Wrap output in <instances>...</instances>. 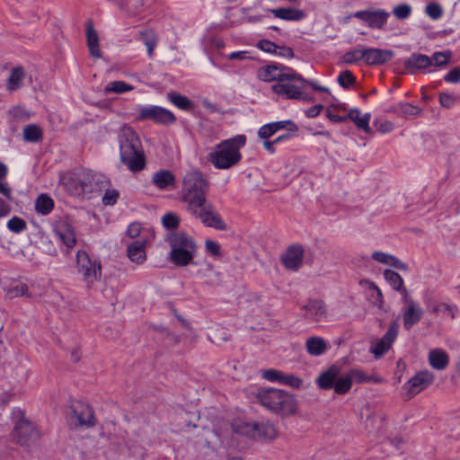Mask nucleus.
<instances>
[{
    "instance_id": "obj_1",
    "label": "nucleus",
    "mask_w": 460,
    "mask_h": 460,
    "mask_svg": "<svg viewBox=\"0 0 460 460\" xmlns=\"http://www.w3.org/2000/svg\"><path fill=\"white\" fill-rule=\"evenodd\" d=\"M119 158L131 172H139L146 166L145 155L137 132L129 126L124 125L118 135Z\"/></svg>"
},
{
    "instance_id": "obj_2",
    "label": "nucleus",
    "mask_w": 460,
    "mask_h": 460,
    "mask_svg": "<svg viewBox=\"0 0 460 460\" xmlns=\"http://www.w3.org/2000/svg\"><path fill=\"white\" fill-rule=\"evenodd\" d=\"M246 137L237 135L217 144L208 155V161L215 168L226 170L236 165L242 159L240 149L244 146Z\"/></svg>"
},
{
    "instance_id": "obj_3",
    "label": "nucleus",
    "mask_w": 460,
    "mask_h": 460,
    "mask_svg": "<svg viewBox=\"0 0 460 460\" xmlns=\"http://www.w3.org/2000/svg\"><path fill=\"white\" fill-rule=\"evenodd\" d=\"M209 182L199 170H190L182 179L181 199L187 205L186 209L207 199Z\"/></svg>"
},
{
    "instance_id": "obj_4",
    "label": "nucleus",
    "mask_w": 460,
    "mask_h": 460,
    "mask_svg": "<svg viewBox=\"0 0 460 460\" xmlns=\"http://www.w3.org/2000/svg\"><path fill=\"white\" fill-rule=\"evenodd\" d=\"M256 397L263 407L276 414L286 416L296 411V399L284 390L260 388Z\"/></svg>"
},
{
    "instance_id": "obj_5",
    "label": "nucleus",
    "mask_w": 460,
    "mask_h": 460,
    "mask_svg": "<svg viewBox=\"0 0 460 460\" xmlns=\"http://www.w3.org/2000/svg\"><path fill=\"white\" fill-rule=\"evenodd\" d=\"M171 247L170 261L178 267H184L193 263L197 252V244L194 239L184 232L172 233L168 237Z\"/></svg>"
},
{
    "instance_id": "obj_6",
    "label": "nucleus",
    "mask_w": 460,
    "mask_h": 460,
    "mask_svg": "<svg viewBox=\"0 0 460 460\" xmlns=\"http://www.w3.org/2000/svg\"><path fill=\"white\" fill-rule=\"evenodd\" d=\"M316 385L322 390L333 389L339 395L347 394L352 386L348 373L341 375L340 367L337 366H332L321 373L316 379Z\"/></svg>"
},
{
    "instance_id": "obj_7",
    "label": "nucleus",
    "mask_w": 460,
    "mask_h": 460,
    "mask_svg": "<svg viewBox=\"0 0 460 460\" xmlns=\"http://www.w3.org/2000/svg\"><path fill=\"white\" fill-rule=\"evenodd\" d=\"M307 80L296 74L292 68L287 70V75L271 86L272 92L287 99L299 100L302 98V89L305 87Z\"/></svg>"
},
{
    "instance_id": "obj_8",
    "label": "nucleus",
    "mask_w": 460,
    "mask_h": 460,
    "mask_svg": "<svg viewBox=\"0 0 460 460\" xmlns=\"http://www.w3.org/2000/svg\"><path fill=\"white\" fill-rule=\"evenodd\" d=\"M76 270L82 276L87 288H92L94 283L101 280V263L92 260L84 251H78L76 253Z\"/></svg>"
},
{
    "instance_id": "obj_9",
    "label": "nucleus",
    "mask_w": 460,
    "mask_h": 460,
    "mask_svg": "<svg viewBox=\"0 0 460 460\" xmlns=\"http://www.w3.org/2000/svg\"><path fill=\"white\" fill-rule=\"evenodd\" d=\"M187 211L195 218L200 220V222L207 227L217 230L226 229V224L221 218L214 205L208 199L192 207L191 208H188Z\"/></svg>"
},
{
    "instance_id": "obj_10",
    "label": "nucleus",
    "mask_w": 460,
    "mask_h": 460,
    "mask_svg": "<svg viewBox=\"0 0 460 460\" xmlns=\"http://www.w3.org/2000/svg\"><path fill=\"white\" fill-rule=\"evenodd\" d=\"M136 120H151L156 124L171 125L176 121V117L172 111L161 106H140Z\"/></svg>"
},
{
    "instance_id": "obj_11",
    "label": "nucleus",
    "mask_w": 460,
    "mask_h": 460,
    "mask_svg": "<svg viewBox=\"0 0 460 460\" xmlns=\"http://www.w3.org/2000/svg\"><path fill=\"white\" fill-rule=\"evenodd\" d=\"M37 429L25 419L18 420L13 431V438L22 447H30L40 438Z\"/></svg>"
},
{
    "instance_id": "obj_12",
    "label": "nucleus",
    "mask_w": 460,
    "mask_h": 460,
    "mask_svg": "<svg viewBox=\"0 0 460 460\" xmlns=\"http://www.w3.org/2000/svg\"><path fill=\"white\" fill-rule=\"evenodd\" d=\"M433 381L434 374L429 370H422L416 373V375L403 385L405 399H411L413 396L429 387Z\"/></svg>"
},
{
    "instance_id": "obj_13",
    "label": "nucleus",
    "mask_w": 460,
    "mask_h": 460,
    "mask_svg": "<svg viewBox=\"0 0 460 460\" xmlns=\"http://www.w3.org/2000/svg\"><path fill=\"white\" fill-rule=\"evenodd\" d=\"M68 424L74 429L79 427L90 428L94 426L95 417L93 408L87 404H77L72 406Z\"/></svg>"
},
{
    "instance_id": "obj_14",
    "label": "nucleus",
    "mask_w": 460,
    "mask_h": 460,
    "mask_svg": "<svg viewBox=\"0 0 460 460\" xmlns=\"http://www.w3.org/2000/svg\"><path fill=\"white\" fill-rule=\"evenodd\" d=\"M353 16L366 22L370 28L381 29L387 22L389 13L385 10H364L356 12Z\"/></svg>"
},
{
    "instance_id": "obj_15",
    "label": "nucleus",
    "mask_w": 460,
    "mask_h": 460,
    "mask_svg": "<svg viewBox=\"0 0 460 460\" xmlns=\"http://www.w3.org/2000/svg\"><path fill=\"white\" fill-rule=\"evenodd\" d=\"M304 254L305 251L302 245L292 244L288 247L280 260L287 270L296 271L301 268L303 264Z\"/></svg>"
},
{
    "instance_id": "obj_16",
    "label": "nucleus",
    "mask_w": 460,
    "mask_h": 460,
    "mask_svg": "<svg viewBox=\"0 0 460 460\" xmlns=\"http://www.w3.org/2000/svg\"><path fill=\"white\" fill-rule=\"evenodd\" d=\"M406 307L402 314L403 327L410 330L413 325L419 323L422 317L423 311L420 305L413 301L408 295L403 298Z\"/></svg>"
},
{
    "instance_id": "obj_17",
    "label": "nucleus",
    "mask_w": 460,
    "mask_h": 460,
    "mask_svg": "<svg viewBox=\"0 0 460 460\" xmlns=\"http://www.w3.org/2000/svg\"><path fill=\"white\" fill-rule=\"evenodd\" d=\"M399 330L397 322L390 323L385 334L379 340L372 349L373 354L379 358L383 356L391 348L393 342L395 341Z\"/></svg>"
},
{
    "instance_id": "obj_18",
    "label": "nucleus",
    "mask_w": 460,
    "mask_h": 460,
    "mask_svg": "<svg viewBox=\"0 0 460 460\" xmlns=\"http://www.w3.org/2000/svg\"><path fill=\"white\" fill-rule=\"evenodd\" d=\"M54 232L68 249L73 248L76 243L75 230L68 221L65 219L58 221L54 226Z\"/></svg>"
},
{
    "instance_id": "obj_19",
    "label": "nucleus",
    "mask_w": 460,
    "mask_h": 460,
    "mask_svg": "<svg viewBox=\"0 0 460 460\" xmlns=\"http://www.w3.org/2000/svg\"><path fill=\"white\" fill-rule=\"evenodd\" d=\"M394 52L389 49H364V62L368 66H380L390 61Z\"/></svg>"
},
{
    "instance_id": "obj_20",
    "label": "nucleus",
    "mask_w": 460,
    "mask_h": 460,
    "mask_svg": "<svg viewBox=\"0 0 460 460\" xmlns=\"http://www.w3.org/2000/svg\"><path fill=\"white\" fill-rule=\"evenodd\" d=\"M302 309L305 312V317L314 322H319L327 316L325 304L320 299L309 300Z\"/></svg>"
},
{
    "instance_id": "obj_21",
    "label": "nucleus",
    "mask_w": 460,
    "mask_h": 460,
    "mask_svg": "<svg viewBox=\"0 0 460 460\" xmlns=\"http://www.w3.org/2000/svg\"><path fill=\"white\" fill-rule=\"evenodd\" d=\"M290 67L285 66L268 65L259 69L258 76L265 82L277 81L278 83L287 75V70Z\"/></svg>"
},
{
    "instance_id": "obj_22",
    "label": "nucleus",
    "mask_w": 460,
    "mask_h": 460,
    "mask_svg": "<svg viewBox=\"0 0 460 460\" xmlns=\"http://www.w3.org/2000/svg\"><path fill=\"white\" fill-rule=\"evenodd\" d=\"M85 35L87 47L92 57L100 58H102V51L99 45V36L93 27L92 20H88L85 22Z\"/></svg>"
},
{
    "instance_id": "obj_23",
    "label": "nucleus",
    "mask_w": 460,
    "mask_h": 460,
    "mask_svg": "<svg viewBox=\"0 0 460 460\" xmlns=\"http://www.w3.org/2000/svg\"><path fill=\"white\" fill-rule=\"evenodd\" d=\"M146 239H138L131 243L127 249L128 257L135 263L142 264L146 260Z\"/></svg>"
},
{
    "instance_id": "obj_24",
    "label": "nucleus",
    "mask_w": 460,
    "mask_h": 460,
    "mask_svg": "<svg viewBox=\"0 0 460 460\" xmlns=\"http://www.w3.org/2000/svg\"><path fill=\"white\" fill-rule=\"evenodd\" d=\"M255 426L256 432L254 433L253 439L271 441L279 435L278 429L274 424L270 421L256 422Z\"/></svg>"
},
{
    "instance_id": "obj_25",
    "label": "nucleus",
    "mask_w": 460,
    "mask_h": 460,
    "mask_svg": "<svg viewBox=\"0 0 460 460\" xmlns=\"http://www.w3.org/2000/svg\"><path fill=\"white\" fill-rule=\"evenodd\" d=\"M197 274L208 286H217L221 283V273L210 263L202 264Z\"/></svg>"
},
{
    "instance_id": "obj_26",
    "label": "nucleus",
    "mask_w": 460,
    "mask_h": 460,
    "mask_svg": "<svg viewBox=\"0 0 460 460\" xmlns=\"http://www.w3.org/2000/svg\"><path fill=\"white\" fill-rule=\"evenodd\" d=\"M152 182L160 190L174 189L176 179L172 172L161 170L154 173Z\"/></svg>"
},
{
    "instance_id": "obj_27",
    "label": "nucleus",
    "mask_w": 460,
    "mask_h": 460,
    "mask_svg": "<svg viewBox=\"0 0 460 460\" xmlns=\"http://www.w3.org/2000/svg\"><path fill=\"white\" fill-rule=\"evenodd\" d=\"M428 361L432 368L443 370L449 364V356L442 349H434L429 352Z\"/></svg>"
},
{
    "instance_id": "obj_28",
    "label": "nucleus",
    "mask_w": 460,
    "mask_h": 460,
    "mask_svg": "<svg viewBox=\"0 0 460 460\" xmlns=\"http://www.w3.org/2000/svg\"><path fill=\"white\" fill-rule=\"evenodd\" d=\"M347 373L350 379L351 384L353 382H356L358 384H363V383L381 384L384 382V379L381 376H379L376 374L368 375L362 369H358V368H352L349 371H348Z\"/></svg>"
},
{
    "instance_id": "obj_29",
    "label": "nucleus",
    "mask_w": 460,
    "mask_h": 460,
    "mask_svg": "<svg viewBox=\"0 0 460 460\" xmlns=\"http://www.w3.org/2000/svg\"><path fill=\"white\" fill-rule=\"evenodd\" d=\"M372 258L380 263L394 267L395 269L403 271L408 270V265L392 254H388L383 252H375L372 254Z\"/></svg>"
},
{
    "instance_id": "obj_30",
    "label": "nucleus",
    "mask_w": 460,
    "mask_h": 460,
    "mask_svg": "<svg viewBox=\"0 0 460 460\" xmlns=\"http://www.w3.org/2000/svg\"><path fill=\"white\" fill-rule=\"evenodd\" d=\"M25 77L24 69L22 66L13 68L6 80V89L9 92H14L23 85Z\"/></svg>"
},
{
    "instance_id": "obj_31",
    "label": "nucleus",
    "mask_w": 460,
    "mask_h": 460,
    "mask_svg": "<svg viewBox=\"0 0 460 460\" xmlns=\"http://www.w3.org/2000/svg\"><path fill=\"white\" fill-rule=\"evenodd\" d=\"M274 17L286 21H300L305 18V13L296 8H277L271 9Z\"/></svg>"
},
{
    "instance_id": "obj_32",
    "label": "nucleus",
    "mask_w": 460,
    "mask_h": 460,
    "mask_svg": "<svg viewBox=\"0 0 460 460\" xmlns=\"http://www.w3.org/2000/svg\"><path fill=\"white\" fill-rule=\"evenodd\" d=\"M403 64L408 69H424L432 65V59L423 54H412Z\"/></svg>"
},
{
    "instance_id": "obj_33",
    "label": "nucleus",
    "mask_w": 460,
    "mask_h": 460,
    "mask_svg": "<svg viewBox=\"0 0 460 460\" xmlns=\"http://www.w3.org/2000/svg\"><path fill=\"white\" fill-rule=\"evenodd\" d=\"M307 352L312 356H320L327 349L325 341L318 336H313L307 339L305 343Z\"/></svg>"
},
{
    "instance_id": "obj_34",
    "label": "nucleus",
    "mask_w": 460,
    "mask_h": 460,
    "mask_svg": "<svg viewBox=\"0 0 460 460\" xmlns=\"http://www.w3.org/2000/svg\"><path fill=\"white\" fill-rule=\"evenodd\" d=\"M255 423L256 422L250 423L243 420H234L232 423V429L236 434L253 438L254 433L256 432Z\"/></svg>"
},
{
    "instance_id": "obj_35",
    "label": "nucleus",
    "mask_w": 460,
    "mask_h": 460,
    "mask_svg": "<svg viewBox=\"0 0 460 460\" xmlns=\"http://www.w3.org/2000/svg\"><path fill=\"white\" fill-rule=\"evenodd\" d=\"M347 118L351 119L358 128L363 129L367 133H370L371 128L368 125L370 119L369 114L361 115L358 110L353 109L349 111Z\"/></svg>"
},
{
    "instance_id": "obj_36",
    "label": "nucleus",
    "mask_w": 460,
    "mask_h": 460,
    "mask_svg": "<svg viewBox=\"0 0 460 460\" xmlns=\"http://www.w3.org/2000/svg\"><path fill=\"white\" fill-rule=\"evenodd\" d=\"M75 176L79 181V185L84 188V193L93 191V182H97L99 178L102 177L101 175H97L85 170L80 172Z\"/></svg>"
},
{
    "instance_id": "obj_37",
    "label": "nucleus",
    "mask_w": 460,
    "mask_h": 460,
    "mask_svg": "<svg viewBox=\"0 0 460 460\" xmlns=\"http://www.w3.org/2000/svg\"><path fill=\"white\" fill-rule=\"evenodd\" d=\"M54 208V200L48 194H40L35 200V209L43 216L49 215Z\"/></svg>"
},
{
    "instance_id": "obj_38",
    "label": "nucleus",
    "mask_w": 460,
    "mask_h": 460,
    "mask_svg": "<svg viewBox=\"0 0 460 460\" xmlns=\"http://www.w3.org/2000/svg\"><path fill=\"white\" fill-rule=\"evenodd\" d=\"M139 37L146 47L148 57L152 58L158 41L156 34L153 30H145L139 31Z\"/></svg>"
},
{
    "instance_id": "obj_39",
    "label": "nucleus",
    "mask_w": 460,
    "mask_h": 460,
    "mask_svg": "<svg viewBox=\"0 0 460 460\" xmlns=\"http://www.w3.org/2000/svg\"><path fill=\"white\" fill-rule=\"evenodd\" d=\"M22 136L26 142L37 143L41 141L43 131L38 125L30 124L23 128Z\"/></svg>"
},
{
    "instance_id": "obj_40",
    "label": "nucleus",
    "mask_w": 460,
    "mask_h": 460,
    "mask_svg": "<svg viewBox=\"0 0 460 460\" xmlns=\"http://www.w3.org/2000/svg\"><path fill=\"white\" fill-rule=\"evenodd\" d=\"M133 89H134L133 85L127 84L124 81H112V82L108 83L105 85L103 92L106 94L111 93L120 94V93H124L126 92L132 91Z\"/></svg>"
},
{
    "instance_id": "obj_41",
    "label": "nucleus",
    "mask_w": 460,
    "mask_h": 460,
    "mask_svg": "<svg viewBox=\"0 0 460 460\" xmlns=\"http://www.w3.org/2000/svg\"><path fill=\"white\" fill-rule=\"evenodd\" d=\"M384 277L385 280L390 283L394 289L397 291L402 290L405 295H407L406 289L403 288V279L397 272L392 270H385L384 271Z\"/></svg>"
},
{
    "instance_id": "obj_42",
    "label": "nucleus",
    "mask_w": 460,
    "mask_h": 460,
    "mask_svg": "<svg viewBox=\"0 0 460 460\" xmlns=\"http://www.w3.org/2000/svg\"><path fill=\"white\" fill-rule=\"evenodd\" d=\"M395 111L405 118L414 117L421 112V109L418 106L411 105L409 102L399 103Z\"/></svg>"
},
{
    "instance_id": "obj_43",
    "label": "nucleus",
    "mask_w": 460,
    "mask_h": 460,
    "mask_svg": "<svg viewBox=\"0 0 460 460\" xmlns=\"http://www.w3.org/2000/svg\"><path fill=\"white\" fill-rule=\"evenodd\" d=\"M167 97L171 102L181 110L188 111L192 107L191 102L184 95L170 93Z\"/></svg>"
},
{
    "instance_id": "obj_44",
    "label": "nucleus",
    "mask_w": 460,
    "mask_h": 460,
    "mask_svg": "<svg viewBox=\"0 0 460 460\" xmlns=\"http://www.w3.org/2000/svg\"><path fill=\"white\" fill-rule=\"evenodd\" d=\"M369 290L372 291L370 295L371 303L381 309L384 305V296L380 288L372 281H367Z\"/></svg>"
},
{
    "instance_id": "obj_45",
    "label": "nucleus",
    "mask_w": 460,
    "mask_h": 460,
    "mask_svg": "<svg viewBox=\"0 0 460 460\" xmlns=\"http://www.w3.org/2000/svg\"><path fill=\"white\" fill-rule=\"evenodd\" d=\"M8 172L6 165L0 162V193L5 197L8 200L13 199L12 190L8 186L7 182L2 181Z\"/></svg>"
},
{
    "instance_id": "obj_46",
    "label": "nucleus",
    "mask_w": 460,
    "mask_h": 460,
    "mask_svg": "<svg viewBox=\"0 0 460 460\" xmlns=\"http://www.w3.org/2000/svg\"><path fill=\"white\" fill-rule=\"evenodd\" d=\"M66 190L74 196H82L84 194V188L79 185L76 176L70 177L65 183Z\"/></svg>"
},
{
    "instance_id": "obj_47",
    "label": "nucleus",
    "mask_w": 460,
    "mask_h": 460,
    "mask_svg": "<svg viewBox=\"0 0 460 460\" xmlns=\"http://www.w3.org/2000/svg\"><path fill=\"white\" fill-rule=\"evenodd\" d=\"M342 60L346 64H355L360 60L364 61V49H356L346 52L342 56Z\"/></svg>"
},
{
    "instance_id": "obj_48",
    "label": "nucleus",
    "mask_w": 460,
    "mask_h": 460,
    "mask_svg": "<svg viewBox=\"0 0 460 460\" xmlns=\"http://www.w3.org/2000/svg\"><path fill=\"white\" fill-rule=\"evenodd\" d=\"M339 84L344 88L348 89L350 85H352L356 82V78L353 74L349 70H345L341 72L338 76Z\"/></svg>"
},
{
    "instance_id": "obj_49",
    "label": "nucleus",
    "mask_w": 460,
    "mask_h": 460,
    "mask_svg": "<svg viewBox=\"0 0 460 460\" xmlns=\"http://www.w3.org/2000/svg\"><path fill=\"white\" fill-rule=\"evenodd\" d=\"M162 224L167 229H176L180 225V217L174 213H166L162 217Z\"/></svg>"
},
{
    "instance_id": "obj_50",
    "label": "nucleus",
    "mask_w": 460,
    "mask_h": 460,
    "mask_svg": "<svg viewBox=\"0 0 460 460\" xmlns=\"http://www.w3.org/2000/svg\"><path fill=\"white\" fill-rule=\"evenodd\" d=\"M280 384L287 385L288 386H291L293 388H300L303 385V380L295 376V375H288V374H282Z\"/></svg>"
},
{
    "instance_id": "obj_51",
    "label": "nucleus",
    "mask_w": 460,
    "mask_h": 460,
    "mask_svg": "<svg viewBox=\"0 0 460 460\" xmlns=\"http://www.w3.org/2000/svg\"><path fill=\"white\" fill-rule=\"evenodd\" d=\"M432 64H435L437 66H443L449 63L451 58V52L450 51H444V52H436L433 54L432 58Z\"/></svg>"
},
{
    "instance_id": "obj_52",
    "label": "nucleus",
    "mask_w": 460,
    "mask_h": 460,
    "mask_svg": "<svg viewBox=\"0 0 460 460\" xmlns=\"http://www.w3.org/2000/svg\"><path fill=\"white\" fill-rule=\"evenodd\" d=\"M425 12L427 15L433 19L438 20L443 14V9L439 4L437 3H429L426 5Z\"/></svg>"
},
{
    "instance_id": "obj_53",
    "label": "nucleus",
    "mask_w": 460,
    "mask_h": 460,
    "mask_svg": "<svg viewBox=\"0 0 460 460\" xmlns=\"http://www.w3.org/2000/svg\"><path fill=\"white\" fill-rule=\"evenodd\" d=\"M393 13L398 20H404L411 15V7L407 4H399L393 9Z\"/></svg>"
},
{
    "instance_id": "obj_54",
    "label": "nucleus",
    "mask_w": 460,
    "mask_h": 460,
    "mask_svg": "<svg viewBox=\"0 0 460 460\" xmlns=\"http://www.w3.org/2000/svg\"><path fill=\"white\" fill-rule=\"evenodd\" d=\"M7 227L13 233H20L26 228V223L18 217H13L7 223Z\"/></svg>"
},
{
    "instance_id": "obj_55",
    "label": "nucleus",
    "mask_w": 460,
    "mask_h": 460,
    "mask_svg": "<svg viewBox=\"0 0 460 460\" xmlns=\"http://www.w3.org/2000/svg\"><path fill=\"white\" fill-rule=\"evenodd\" d=\"M143 4V0H129L126 4L125 11L129 15H137L141 12Z\"/></svg>"
},
{
    "instance_id": "obj_56",
    "label": "nucleus",
    "mask_w": 460,
    "mask_h": 460,
    "mask_svg": "<svg viewBox=\"0 0 460 460\" xmlns=\"http://www.w3.org/2000/svg\"><path fill=\"white\" fill-rule=\"evenodd\" d=\"M28 292V286L23 283H20L8 289V295L10 297H18L26 296Z\"/></svg>"
},
{
    "instance_id": "obj_57",
    "label": "nucleus",
    "mask_w": 460,
    "mask_h": 460,
    "mask_svg": "<svg viewBox=\"0 0 460 460\" xmlns=\"http://www.w3.org/2000/svg\"><path fill=\"white\" fill-rule=\"evenodd\" d=\"M119 198V191L117 190H106L105 194L102 197V203L105 206H112L117 202Z\"/></svg>"
},
{
    "instance_id": "obj_58",
    "label": "nucleus",
    "mask_w": 460,
    "mask_h": 460,
    "mask_svg": "<svg viewBox=\"0 0 460 460\" xmlns=\"http://www.w3.org/2000/svg\"><path fill=\"white\" fill-rule=\"evenodd\" d=\"M12 376L17 381H25L28 376V370L26 368V366L18 363L16 367L13 369V373L12 374Z\"/></svg>"
},
{
    "instance_id": "obj_59",
    "label": "nucleus",
    "mask_w": 460,
    "mask_h": 460,
    "mask_svg": "<svg viewBox=\"0 0 460 460\" xmlns=\"http://www.w3.org/2000/svg\"><path fill=\"white\" fill-rule=\"evenodd\" d=\"M282 374H283V372L276 370V369H267V370L263 371L262 377L267 379L270 382L280 383Z\"/></svg>"
},
{
    "instance_id": "obj_60",
    "label": "nucleus",
    "mask_w": 460,
    "mask_h": 460,
    "mask_svg": "<svg viewBox=\"0 0 460 460\" xmlns=\"http://www.w3.org/2000/svg\"><path fill=\"white\" fill-rule=\"evenodd\" d=\"M257 46L260 49H261L264 52H268V53L277 54V49H279V47L275 43H273L268 40H260L257 43Z\"/></svg>"
},
{
    "instance_id": "obj_61",
    "label": "nucleus",
    "mask_w": 460,
    "mask_h": 460,
    "mask_svg": "<svg viewBox=\"0 0 460 460\" xmlns=\"http://www.w3.org/2000/svg\"><path fill=\"white\" fill-rule=\"evenodd\" d=\"M205 248L207 252L210 253L213 256L218 257L221 255V249L218 243L212 241V240H207L205 242Z\"/></svg>"
},
{
    "instance_id": "obj_62",
    "label": "nucleus",
    "mask_w": 460,
    "mask_h": 460,
    "mask_svg": "<svg viewBox=\"0 0 460 460\" xmlns=\"http://www.w3.org/2000/svg\"><path fill=\"white\" fill-rule=\"evenodd\" d=\"M276 133V130L274 128V127L272 126V123H269V124H266L264 126H262L259 131H258V136L261 137V138H263V139H268L270 138L272 135H274Z\"/></svg>"
},
{
    "instance_id": "obj_63",
    "label": "nucleus",
    "mask_w": 460,
    "mask_h": 460,
    "mask_svg": "<svg viewBox=\"0 0 460 460\" xmlns=\"http://www.w3.org/2000/svg\"><path fill=\"white\" fill-rule=\"evenodd\" d=\"M439 102L445 108H451L456 102V97L449 93H441L439 94Z\"/></svg>"
},
{
    "instance_id": "obj_64",
    "label": "nucleus",
    "mask_w": 460,
    "mask_h": 460,
    "mask_svg": "<svg viewBox=\"0 0 460 460\" xmlns=\"http://www.w3.org/2000/svg\"><path fill=\"white\" fill-rule=\"evenodd\" d=\"M444 79L448 83H458L460 81V68H453L445 75Z\"/></svg>"
}]
</instances>
